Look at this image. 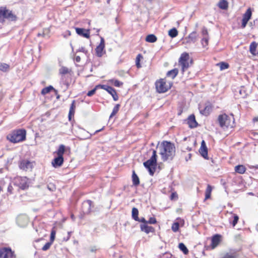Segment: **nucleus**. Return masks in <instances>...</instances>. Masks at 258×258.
<instances>
[{
	"mask_svg": "<svg viewBox=\"0 0 258 258\" xmlns=\"http://www.w3.org/2000/svg\"><path fill=\"white\" fill-rule=\"evenodd\" d=\"M245 170V167L242 165H238L235 167V171L239 174H243Z\"/></svg>",
	"mask_w": 258,
	"mask_h": 258,
	"instance_id": "7c9ffc66",
	"label": "nucleus"
},
{
	"mask_svg": "<svg viewBox=\"0 0 258 258\" xmlns=\"http://www.w3.org/2000/svg\"><path fill=\"white\" fill-rule=\"evenodd\" d=\"M156 219L154 217H151L149 220L147 221V223L151 224H154L156 223Z\"/></svg>",
	"mask_w": 258,
	"mask_h": 258,
	"instance_id": "864d4df0",
	"label": "nucleus"
},
{
	"mask_svg": "<svg viewBox=\"0 0 258 258\" xmlns=\"http://www.w3.org/2000/svg\"><path fill=\"white\" fill-rule=\"evenodd\" d=\"M82 52L84 53H85L86 55H87L88 53V51L84 47H81L80 48H79L77 50V52Z\"/></svg>",
	"mask_w": 258,
	"mask_h": 258,
	"instance_id": "603ef678",
	"label": "nucleus"
},
{
	"mask_svg": "<svg viewBox=\"0 0 258 258\" xmlns=\"http://www.w3.org/2000/svg\"><path fill=\"white\" fill-rule=\"evenodd\" d=\"M168 35L171 38L175 37L178 35V31L176 28H173L169 31Z\"/></svg>",
	"mask_w": 258,
	"mask_h": 258,
	"instance_id": "ea45409f",
	"label": "nucleus"
},
{
	"mask_svg": "<svg viewBox=\"0 0 258 258\" xmlns=\"http://www.w3.org/2000/svg\"><path fill=\"white\" fill-rule=\"evenodd\" d=\"M202 33L204 37L209 36L208 30L205 27L203 28Z\"/></svg>",
	"mask_w": 258,
	"mask_h": 258,
	"instance_id": "5fc2aeb1",
	"label": "nucleus"
},
{
	"mask_svg": "<svg viewBox=\"0 0 258 258\" xmlns=\"http://www.w3.org/2000/svg\"><path fill=\"white\" fill-rule=\"evenodd\" d=\"M66 151V146L64 145L61 144L59 146L56 153L57 156H63Z\"/></svg>",
	"mask_w": 258,
	"mask_h": 258,
	"instance_id": "c85d7f7f",
	"label": "nucleus"
},
{
	"mask_svg": "<svg viewBox=\"0 0 258 258\" xmlns=\"http://www.w3.org/2000/svg\"><path fill=\"white\" fill-rule=\"evenodd\" d=\"M28 179L24 177H18L15 179V184L17 185L20 188L22 189H26L28 188Z\"/></svg>",
	"mask_w": 258,
	"mask_h": 258,
	"instance_id": "423d86ee",
	"label": "nucleus"
},
{
	"mask_svg": "<svg viewBox=\"0 0 258 258\" xmlns=\"http://www.w3.org/2000/svg\"><path fill=\"white\" fill-rule=\"evenodd\" d=\"M155 85L157 91L159 93H161L166 92L169 89V88L166 85V82L164 79H160V80L156 81Z\"/></svg>",
	"mask_w": 258,
	"mask_h": 258,
	"instance_id": "0eeeda50",
	"label": "nucleus"
},
{
	"mask_svg": "<svg viewBox=\"0 0 258 258\" xmlns=\"http://www.w3.org/2000/svg\"><path fill=\"white\" fill-rule=\"evenodd\" d=\"M175 196H176V194L175 193H172V194L170 196V199L173 200Z\"/></svg>",
	"mask_w": 258,
	"mask_h": 258,
	"instance_id": "0e129e2a",
	"label": "nucleus"
},
{
	"mask_svg": "<svg viewBox=\"0 0 258 258\" xmlns=\"http://www.w3.org/2000/svg\"><path fill=\"white\" fill-rule=\"evenodd\" d=\"M238 92L242 98H245L247 95V91L244 87L242 86L238 89Z\"/></svg>",
	"mask_w": 258,
	"mask_h": 258,
	"instance_id": "e433bc0d",
	"label": "nucleus"
},
{
	"mask_svg": "<svg viewBox=\"0 0 258 258\" xmlns=\"http://www.w3.org/2000/svg\"><path fill=\"white\" fill-rule=\"evenodd\" d=\"M157 37L154 34H149L146 36V41L148 42L154 43L157 41Z\"/></svg>",
	"mask_w": 258,
	"mask_h": 258,
	"instance_id": "473e14b6",
	"label": "nucleus"
},
{
	"mask_svg": "<svg viewBox=\"0 0 258 258\" xmlns=\"http://www.w3.org/2000/svg\"><path fill=\"white\" fill-rule=\"evenodd\" d=\"M71 233H72V232H68V238L67 240H68L70 238Z\"/></svg>",
	"mask_w": 258,
	"mask_h": 258,
	"instance_id": "338daca9",
	"label": "nucleus"
},
{
	"mask_svg": "<svg viewBox=\"0 0 258 258\" xmlns=\"http://www.w3.org/2000/svg\"><path fill=\"white\" fill-rule=\"evenodd\" d=\"M136 221L142 222L143 224H147V221L144 217L139 218V220H136Z\"/></svg>",
	"mask_w": 258,
	"mask_h": 258,
	"instance_id": "13d9d810",
	"label": "nucleus"
},
{
	"mask_svg": "<svg viewBox=\"0 0 258 258\" xmlns=\"http://www.w3.org/2000/svg\"><path fill=\"white\" fill-rule=\"evenodd\" d=\"M26 132L24 129L15 130L9 134L7 138L12 143H17L26 139Z\"/></svg>",
	"mask_w": 258,
	"mask_h": 258,
	"instance_id": "f03ea898",
	"label": "nucleus"
},
{
	"mask_svg": "<svg viewBox=\"0 0 258 258\" xmlns=\"http://www.w3.org/2000/svg\"><path fill=\"white\" fill-rule=\"evenodd\" d=\"M100 88L106 90L108 93H109L112 96L114 101L118 100V96L115 90L113 88L105 85H100Z\"/></svg>",
	"mask_w": 258,
	"mask_h": 258,
	"instance_id": "1a4fd4ad",
	"label": "nucleus"
},
{
	"mask_svg": "<svg viewBox=\"0 0 258 258\" xmlns=\"http://www.w3.org/2000/svg\"><path fill=\"white\" fill-rule=\"evenodd\" d=\"M81 60V57L79 56H76L75 57V61L77 62H79Z\"/></svg>",
	"mask_w": 258,
	"mask_h": 258,
	"instance_id": "680f3d73",
	"label": "nucleus"
},
{
	"mask_svg": "<svg viewBox=\"0 0 258 258\" xmlns=\"http://www.w3.org/2000/svg\"><path fill=\"white\" fill-rule=\"evenodd\" d=\"M197 39V34L196 31H194L190 33L189 35L185 39V40L186 41V43H195L196 42Z\"/></svg>",
	"mask_w": 258,
	"mask_h": 258,
	"instance_id": "6ab92c4d",
	"label": "nucleus"
},
{
	"mask_svg": "<svg viewBox=\"0 0 258 258\" xmlns=\"http://www.w3.org/2000/svg\"><path fill=\"white\" fill-rule=\"evenodd\" d=\"M140 228L142 231H144L147 234L154 231V228L152 226H148L147 224H141L140 225Z\"/></svg>",
	"mask_w": 258,
	"mask_h": 258,
	"instance_id": "aec40b11",
	"label": "nucleus"
},
{
	"mask_svg": "<svg viewBox=\"0 0 258 258\" xmlns=\"http://www.w3.org/2000/svg\"><path fill=\"white\" fill-rule=\"evenodd\" d=\"M232 123H233L234 118L233 115H232V116H229L226 114L224 113L218 116L217 121L220 126L223 129L225 130L229 126H233L232 124Z\"/></svg>",
	"mask_w": 258,
	"mask_h": 258,
	"instance_id": "20e7f679",
	"label": "nucleus"
},
{
	"mask_svg": "<svg viewBox=\"0 0 258 258\" xmlns=\"http://www.w3.org/2000/svg\"><path fill=\"white\" fill-rule=\"evenodd\" d=\"M14 252L10 248L4 247L0 249V258H13Z\"/></svg>",
	"mask_w": 258,
	"mask_h": 258,
	"instance_id": "9d476101",
	"label": "nucleus"
},
{
	"mask_svg": "<svg viewBox=\"0 0 258 258\" xmlns=\"http://www.w3.org/2000/svg\"><path fill=\"white\" fill-rule=\"evenodd\" d=\"M218 7L222 10H226L228 8V3L225 0H221L218 4Z\"/></svg>",
	"mask_w": 258,
	"mask_h": 258,
	"instance_id": "c9c22d12",
	"label": "nucleus"
},
{
	"mask_svg": "<svg viewBox=\"0 0 258 258\" xmlns=\"http://www.w3.org/2000/svg\"><path fill=\"white\" fill-rule=\"evenodd\" d=\"M231 214L232 216L229 218V221L232 225L233 227H234L238 221L239 217L235 214L231 213Z\"/></svg>",
	"mask_w": 258,
	"mask_h": 258,
	"instance_id": "b1692460",
	"label": "nucleus"
},
{
	"mask_svg": "<svg viewBox=\"0 0 258 258\" xmlns=\"http://www.w3.org/2000/svg\"><path fill=\"white\" fill-rule=\"evenodd\" d=\"M139 215V211L137 208L134 207L132 209V218L136 221V220H139V218L138 217Z\"/></svg>",
	"mask_w": 258,
	"mask_h": 258,
	"instance_id": "c756f323",
	"label": "nucleus"
},
{
	"mask_svg": "<svg viewBox=\"0 0 258 258\" xmlns=\"http://www.w3.org/2000/svg\"><path fill=\"white\" fill-rule=\"evenodd\" d=\"M116 114V112H114V111H112L110 116H109V118L110 119L111 118H112L113 116H114L115 114Z\"/></svg>",
	"mask_w": 258,
	"mask_h": 258,
	"instance_id": "69168bd1",
	"label": "nucleus"
},
{
	"mask_svg": "<svg viewBox=\"0 0 258 258\" xmlns=\"http://www.w3.org/2000/svg\"><path fill=\"white\" fill-rule=\"evenodd\" d=\"M101 131V130H97V131H96L95 132V133H98V132H100V131Z\"/></svg>",
	"mask_w": 258,
	"mask_h": 258,
	"instance_id": "774afa93",
	"label": "nucleus"
},
{
	"mask_svg": "<svg viewBox=\"0 0 258 258\" xmlns=\"http://www.w3.org/2000/svg\"><path fill=\"white\" fill-rule=\"evenodd\" d=\"M63 157L57 156L52 160L51 164L53 167L54 168H58L60 167L63 164Z\"/></svg>",
	"mask_w": 258,
	"mask_h": 258,
	"instance_id": "2eb2a0df",
	"label": "nucleus"
},
{
	"mask_svg": "<svg viewBox=\"0 0 258 258\" xmlns=\"http://www.w3.org/2000/svg\"><path fill=\"white\" fill-rule=\"evenodd\" d=\"M157 157L156 151L153 150L151 157L143 163L145 167L148 169L149 174L152 176L154 175L157 166Z\"/></svg>",
	"mask_w": 258,
	"mask_h": 258,
	"instance_id": "7ed1b4c3",
	"label": "nucleus"
},
{
	"mask_svg": "<svg viewBox=\"0 0 258 258\" xmlns=\"http://www.w3.org/2000/svg\"><path fill=\"white\" fill-rule=\"evenodd\" d=\"M249 51L253 55H258V43L252 42L250 45Z\"/></svg>",
	"mask_w": 258,
	"mask_h": 258,
	"instance_id": "412c9836",
	"label": "nucleus"
},
{
	"mask_svg": "<svg viewBox=\"0 0 258 258\" xmlns=\"http://www.w3.org/2000/svg\"><path fill=\"white\" fill-rule=\"evenodd\" d=\"M218 65L220 66L221 70L227 69L229 66L228 63L225 62H221Z\"/></svg>",
	"mask_w": 258,
	"mask_h": 258,
	"instance_id": "c03bdc74",
	"label": "nucleus"
},
{
	"mask_svg": "<svg viewBox=\"0 0 258 258\" xmlns=\"http://www.w3.org/2000/svg\"><path fill=\"white\" fill-rule=\"evenodd\" d=\"M47 188L50 191H53L55 189V187L53 184H49L47 185Z\"/></svg>",
	"mask_w": 258,
	"mask_h": 258,
	"instance_id": "4d7b16f0",
	"label": "nucleus"
},
{
	"mask_svg": "<svg viewBox=\"0 0 258 258\" xmlns=\"http://www.w3.org/2000/svg\"><path fill=\"white\" fill-rule=\"evenodd\" d=\"M199 110L200 113L202 114L205 116H208L212 111V107L211 104H206L203 108L202 107V106H200Z\"/></svg>",
	"mask_w": 258,
	"mask_h": 258,
	"instance_id": "ddd939ff",
	"label": "nucleus"
},
{
	"mask_svg": "<svg viewBox=\"0 0 258 258\" xmlns=\"http://www.w3.org/2000/svg\"><path fill=\"white\" fill-rule=\"evenodd\" d=\"M13 190V186H12L11 184H9L8 187V189H7L8 192H9L10 194H12L13 193L12 192Z\"/></svg>",
	"mask_w": 258,
	"mask_h": 258,
	"instance_id": "bf43d9fd",
	"label": "nucleus"
},
{
	"mask_svg": "<svg viewBox=\"0 0 258 258\" xmlns=\"http://www.w3.org/2000/svg\"><path fill=\"white\" fill-rule=\"evenodd\" d=\"M17 222L21 226H24L28 222V219L26 216H19L17 219Z\"/></svg>",
	"mask_w": 258,
	"mask_h": 258,
	"instance_id": "a878e982",
	"label": "nucleus"
},
{
	"mask_svg": "<svg viewBox=\"0 0 258 258\" xmlns=\"http://www.w3.org/2000/svg\"><path fill=\"white\" fill-rule=\"evenodd\" d=\"M120 106V105L119 104H116L115 106L113 107L112 111L117 113L119 110Z\"/></svg>",
	"mask_w": 258,
	"mask_h": 258,
	"instance_id": "6e6d98bb",
	"label": "nucleus"
},
{
	"mask_svg": "<svg viewBox=\"0 0 258 258\" xmlns=\"http://www.w3.org/2000/svg\"><path fill=\"white\" fill-rule=\"evenodd\" d=\"M221 236L219 234H216L212 237V247L215 248L219 243L220 241Z\"/></svg>",
	"mask_w": 258,
	"mask_h": 258,
	"instance_id": "4be33fe9",
	"label": "nucleus"
},
{
	"mask_svg": "<svg viewBox=\"0 0 258 258\" xmlns=\"http://www.w3.org/2000/svg\"><path fill=\"white\" fill-rule=\"evenodd\" d=\"M33 167L32 163L27 160H23L20 162L19 167L23 170H27L32 169Z\"/></svg>",
	"mask_w": 258,
	"mask_h": 258,
	"instance_id": "4468645a",
	"label": "nucleus"
},
{
	"mask_svg": "<svg viewBox=\"0 0 258 258\" xmlns=\"http://www.w3.org/2000/svg\"><path fill=\"white\" fill-rule=\"evenodd\" d=\"M110 83L113 84L114 86L117 87H121L123 85V83L115 79H111L109 80Z\"/></svg>",
	"mask_w": 258,
	"mask_h": 258,
	"instance_id": "58836bf2",
	"label": "nucleus"
},
{
	"mask_svg": "<svg viewBox=\"0 0 258 258\" xmlns=\"http://www.w3.org/2000/svg\"><path fill=\"white\" fill-rule=\"evenodd\" d=\"M75 108H76V105H75V100H73L71 103L69 113V120H71L72 117L74 115L75 111Z\"/></svg>",
	"mask_w": 258,
	"mask_h": 258,
	"instance_id": "5701e85b",
	"label": "nucleus"
},
{
	"mask_svg": "<svg viewBox=\"0 0 258 258\" xmlns=\"http://www.w3.org/2000/svg\"><path fill=\"white\" fill-rule=\"evenodd\" d=\"M249 168L250 169H258V164L256 165H249Z\"/></svg>",
	"mask_w": 258,
	"mask_h": 258,
	"instance_id": "052dcab7",
	"label": "nucleus"
},
{
	"mask_svg": "<svg viewBox=\"0 0 258 258\" xmlns=\"http://www.w3.org/2000/svg\"><path fill=\"white\" fill-rule=\"evenodd\" d=\"M9 65L5 63H0V70L3 72H7L9 69Z\"/></svg>",
	"mask_w": 258,
	"mask_h": 258,
	"instance_id": "79ce46f5",
	"label": "nucleus"
},
{
	"mask_svg": "<svg viewBox=\"0 0 258 258\" xmlns=\"http://www.w3.org/2000/svg\"><path fill=\"white\" fill-rule=\"evenodd\" d=\"M52 243L50 241L46 243L42 247V249L44 251L48 250Z\"/></svg>",
	"mask_w": 258,
	"mask_h": 258,
	"instance_id": "8fccbe9b",
	"label": "nucleus"
},
{
	"mask_svg": "<svg viewBox=\"0 0 258 258\" xmlns=\"http://www.w3.org/2000/svg\"><path fill=\"white\" fill-rule=\"evenodd\" d=\"M104 47V40L103 38H101L99 45L95 49L96 54L98 57H101L103 55Z\"/></svg>",
	"mask_w": 258,
	"mask_h": 258,
	"instance_id": "f8f14e48",
	"label": "nucleus"
},
{
	"mask_svg": "<svg viewBox=\"0 0 258 258\" xmlns=\"http://www.w3.org/2000/svg\"><path fill=\"white\" fill-rule=\"evenodd\" d=\"M188 59H189L188 53H187L186 52H184L181 54V55L179 58V62L188 61Z\"/></svg>",
	"mask_w": 258,
	"mask_h": 258,
	"instance_id": "72a5a7b5",
	"label": "nucleus"
},
{
	"mask_svg": "<svg viewBox=\"0 0 258 258\" xmlns=\"http://www.w3.org/2000/svg\"><path fill=\"white\" fill-rule=\"evenodd\" d=\"M209 36L204 37L201 40V43L203 47H206L208 45Z\"/></svg>",
	"mask_w": 258,
	"mask_h": 258,
	"instance_id": "37998d69",
	"label": "nucleus"
},
{
	"mask_svg": "<svg viewBox=\"0 0 258 258\" xmlns=\"http://www.w3.org/2000/svg\"><path fill=\"white\" fill-rule=\"evenodd\" d=\"M141 57H142V56L141 54H139L136 57V64L138 68H140L141 67V64L140 63Z\"/></svg>",
	"mask_w": 258,
	"mask_h": 258,
	"instance_id": "de8ad7c7",
	"label": "nucleus"
},
{
	"mask_svg": "<svg viewBox=\"0 0 258 258\" xmlns=\"http://www.w3.org/2000/svg\"><path fill=\"white\" fill-rule=\"evenodd\" d=\"M53 90L55 91V93H57V90H56L52 86H49L48 87H45L43 88L41 90V94L43 95L48 94L51 91Z\"/></svg>",
	"mask_w": 258,
	"mask_h": 258,
	"instance_id": "cd10ccee",
	"label": "nucleus"
},
{
	"mask_svg": "<svg viewBox=\"0 0 258 258\" xmlns=\"http://www.w3.org/2000/svg\"><path fill=\"white\" fill-rule=\"evenodd\" d=\"M55 234L56 232L54 230H51L50 237V241L52 243L53 242L55 239Z\"/></svg>",
	"mask_w": 258,
	"mask_h": 258,
	"instance_id": "3c124183",
	"label": "nucleus"
},
{
	"mask_svg": "<svg viewBox=\"0 0 258 258\" xmlns=\"http://www.w3.org/2000/svg\"><path fill=\"white\" fill-rule=\"evenodd\" d=\"M7 19L11 21H16L17 17L13 12L6 7H0V22H3Z\"/></svg>",
	"mask_w": 258,
	"mask_h": 258,
	"instance_id": "39448f33",
	"label": "nucleus"
},
{
	"mask_svg": "<svg viewBox=\"0 0 258 258\" xmlns=\"http://www.w3.org/2000/svg\"><path fill=\"white\" fill-rule=\"evenodd\" d=\"M191 156V154L190 153H189L188 154V156L185 157V160L186 161H187L188 160L190 159Z\"/></svg>",
	"mask_w": 258,
	"mask_h": 258,
	"instance_id": "e2e57ef3",
	"label": "nucleus"
},
{
	"mask_svg": "<svg viewBox=\"0 0 258 258\" xmlns=\"http://www.w3.org/2000/svg\"><path fill=\"white\" fill-rule=\"evenodd\" d=\"M59 73L61 75H66L69 73V69L65 67H62L59 69Z\"/></svg>",
	"mask_w": 258,
	"mask_h": 258,
	"instance_id": "49530a36",
	"label": "nucleus"
},
{
	"mask_svg": "<svg viewBox=\"0 0 258 258\" xmlns=\"http://www.w3.org/2000/svg\"><path fill=\"white\" fill-rule=\"evenodd\" d=\"M179 224L178 222H174L173 223L171 229L174 232H177L179 230Z\"/></svg>",
	"mask_w": 258,
	"mask_h": 258,
	"instance_id": "a18cd8bd",
	"label": "nucleus"
},
{
	"mask_svg": "<svg viewBox=\"0 0 258 258\" xmlns=\"http://www.w3.org/2000/svg\"><path fill=\"white\" fill-rule=\"evenodd\" d=\"M212 189L213 187L211 185L208 184L205 191V200H207L211 197Z\"/></svg>",
	"mask_w": 258,
	"mask_h": 258,
	"instance_id": "2f4dec72",
	"label": "nucleus"
},
{
	"mask_svg": "<svg viewBox=\"0 0 258 258\" xmlns=\"http://www.w3.org/2000/svg\"><path fill=\"white\" fill-rule=\"evenodd\" d=\"M252 15V11L251 8H249L247 9L245 13L243 14L242 19V23L241 27V28L243 29L244 28L248 21L250 19Z\"/></svg>",
	"mask_w": 258,
	"mask_h": 258,
	"instance_id": "6e6552de",
	"label": "nucleus"
},
{
	"mask_svg": "<svg viewBox=\"0 0 258 258\" xmlns=\"http://www.w3.org/2000/svg\"><path fill=\"white\" fill-rule=\"evenodd\" d=\"M132 181L134 186H137L140 184V179L138 176L135 173V171H133L132 174Z\"/></svg>",
	"mask_w": 258,
	"mask_h": 258,
	"instance_id": "bb28decb",
	"label": "nucleus"
},
{
	"mask_svg": "<svg viewBox=\"0 0 258 258\" xmlns=\"http://www.w3.org/2000/svg\"><path fill=\"white\" fill-rule=\"evenodd\" d=\"M158 148L163 161L173 159L175 153V147L174 144L164 141L161 143Z\"/></svg>",
	"mask_w": 258,
	"mask_h": 258,
	"instance_id": "f257e3e1",
	"label": "nucleus"
},
{
	"mask_svg": "<svg viewBox=\"0 0 258 258\" xmlns=\"http://www.w3.org/2000/svg\"><path fill=\"white\" fill-rule=\"evenodd\" d=\"M237 254L234 251H229L224 254L222 258H236Z\"/></svg>",
	"mask_w": 258,
	"mask_h": 258,
	"instance_id": "f704fd0d",
	"label": "nucleus"
},
{
	"mask_svg": "<svg viewBox=\"0 0 258 258\" xmlns=\"http://www.w3.org/2000/svg\"><path fill=\"white\" fill-rule=\"evenodd\" d=\"M100 87V85H98V86H96V87L93 89H92L91 90L88 91V92L87 93V96H92L93 95H94L96 91V89L97 88H99Z\"/></svg>",
	"mask_w": 258,
	"mask_h": 258,
	"instance_id": "09e8293b",
	"label": "nucleus"
},
{
	"mask_svg": "<svg viewBox=\"0 0 258 258\" xmlns=\"http://www.w3.org/2000/svg\"><path fill=\"white\" fill-rule=\"evenodd\" d=\"M199 152L203 158L208 159V149L204 141L202 142Z\"/></svg>",
	"mask_w": 258,
	"mask_h": 258,
	"instance_id": "a211bd4d",
	"label": "nucleus"
},
{
	"mask_svg": "<svg viewBox=\"0 0 258 258\" xmlns=\"http://www.w3.org/2000/svg\"><path fill=\"white\" fill-rule=\"evenodd\" d=\"M178 247L184 254H186L188 253V250L184 243H180L179 244Z\"/></svg>",
	"mask_w": 258,
	"mask_h": 258,
	"instance_id": "4c0bfd02",
	"label": "nucleus"
},
{
	"mask_svg": "<svg viewBox=\"0 0 258 258\" xmlns=\"http://www.w3.org/2000/svg\"><path fill=\"white\" fill-rule=\"evenodd\" d=\"M92 202L91 200H87L82 203V210L84 214H88L91 212Z\"/></svg>",
	"mask_w": 258,
	"mask_h": 258,
	"instance_id": "9b49d317",
	"label": "nucleus"
},
{
	"mask_svg": "<svg viewBox=\"0 0 258 258\" xmlns=\"http://www.w3.org/2000/svg\"><path fill=\"white\" fill-rule=\"evenodd\" d=\"M178 69H174L172 70L168 71L166 74V76L167 77L171 78L172 79H173L176 77V76L178 74Z\"/></svg>",
	"mask_w": 258,
	"mask_h": 258,
	"instance_id": "393cba45",
	"label": "nucleus"
},
{
	"mask_svg": "<svg viewBox=\"0 0 258 258\" xmlns=\"http://www.w3.org/2000/svg\"><path fill=\"white\" fill-rule=\"evenodd\" d=\"M179 63L181 67V70L183 73L189 67V63L188 61L179 62Z\"/></svg>",
	"mask_w": 258,
	"mask_h": 258,
	"instance_id": "a19ab883",
	"label": "nucleus"
},
{
	"mask_svg": "<svg viewBox=\"0 0 258 258\" xmlns=\"http://www.w3.org/2000/svg\"><path fill=\"white\" fill-rule=\"evenodd\" d=\"M187 123L191 128L196 127L198 125V123L196 120L195 116L194 114H191L188 116L187 119Z\"/></svg>",
	"mask_w": 258,
	"mask_h": 258,
	"instance_id": "f3484780",
	"label": "nucleus"
},
{
	"mask_svg": "<svg viewBox=\"0 0 258 258\" xmlns=\"http://www.w3.org/2000/svg\"><path fill=\"white\" fill-rule=\"evenodd\" d=\"M76 33L80 36H83L86 38L90 37V30L85 29L81 28H76Z\"/></svg>",
	"mask_w": 258,
	"mask_h": 258,
	"instance_id": "dca6fc26",
	"label": "nucleus"
}]
</instances>
